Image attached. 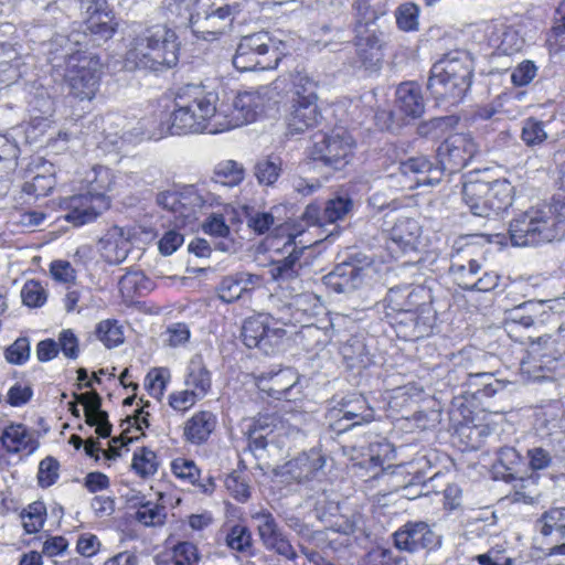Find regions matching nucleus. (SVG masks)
I'll return each instance as SVG.
<instances>
[{
  "mask_svg": "<svg viewBox=\"0 0 565 565\" xmlns=\"http://www.w3.org/2000/svg\"><path fill=\"white\" fill-rule=\"evenodd\" d=\"M85 39L86 34L79 31H74L67 36L56 35L51 46L58 45L61 54H57V50L50 49V61L53 67L61 68L60 61L63 60V76L68 83L71 94L81 100H90L98 89L102 64L97 56L81 49L75 50V45H81Z\"/></svg>",
  "mask_w": 565,
  "mask_h": 565,
  "instance_id": "nucleus-1",
  "label": "nucleus"
},
{
  "mask_svg": "<svg viewBox=\"0 0 565 565\" xmlns=\"http://www.w3.org/2000/svg\"><path fill=\"white\" fill-rule=\"evenodd\" d=\"M180 43L175 31L166 24L143 29L130 38L124 56L129 71L162 73L177 66Z\"/></svg>",
  "mask_w": 565,
  "mask_h": 565,
  "instance_id": "nucleus-2",
  "label": "nucleus"
},
{
  "mask_svg": "<svg viewBox=\"0 0 565 565\" xmlns=\"http://www.w3.org/2000/svg\"><path fill=\"white\" fill-rule=\"evenodd\" d=\"M565 232V175L552 204L531 207L511 222L509 234L514 246H536L558 238Z\"/></svg>",
  "mask_w": 565,
  "mask_h": 565,
  "instance_id": "nucleus-3",
  "label": "nucleus"
},
{
  "mask_svg": "<svg viewBox=\"0 0 565 565\" xmlns=\"http://www.w3.org/2000/svg\"><path fill=\"white\" fill-rule=\"evenodd\" d=\"M218 97L214 92H207L202 86L186 85L178 92L174 99V110L170 115V124L166 130L152 134V138H161L166 132L171 135L186 134H217L214 129L216 120V102Z\"/></svg>",
  "mask_w": 565,
  "mask_h": 565,
  "instance_id": "nucleus-4",
  "label": "nucleus"
},
{
  "mask_svg": "<svg viewBox=\"0 0 565 565\" xmlns=\"http://www.w3.org/2000/svg\"><path fill=\"white\" fill-rule=\"evenodd\" d=\"M471 76L472 64L467 53L449 52L433 65L427 89L437 102L455 105L469 89Z\"/></svg>",
  "mask_w": 565,
  "mask_h": 565,
  "instance_id": "nucleus-5",
  "label": "nucleus"
},
{
  "mask_svg": "<svg viewBox=\"0 0 565 565\" xmlns=\"http://www.w3.org/2000/svg\"><path fill=\"white\" fill-rule=\"evenodd\" d=\"M471 76L472 64L467 53L449 52L433 65L427 89L437 102L455 105L469 89Z\"/></svg>",
  "mask_w": 565,
  "mask_h": 565,
  "instance_id": "nucleus-6",
  "label": "nucleus"
},
{
  "mask_svg": "<svg viewBox=\"0 0 565 565\" xmlns=\"http://www.w3.org/2000/svg\"><path fill=\"white\" fill-rule=\"evenodd\" d=\"M299 303H286L278 308L275 316L257 315L247 318L242 327V339L247 348H258L265 354H269L285 337L286 331L281 327L271 326L276 323L282 326H296L302 323L305 310L298 308Z\"/></svg>",
  "mask_w": 565,
  "mask_h": 565,
  "instance_id": "nucleus-7",
  "label": "nucleus"
},
{
  "mask_svg": "<svg viewBox=\"0 0 565 565\" xmlns=\"http://www.w3.org/2000/svg\"><path fill=\"white\" fill-rule=\"evenodd\" d=\"M284 82L285 79H275L255 92L237 94L231 103H222L218 107L216 106L214 129L222 132L255 121L265 108V98H274V90L281 89Z\"/></svg>",
  "mask_w": 565,
  "mask_h": 565,
  "instance_id": "nucleus-8",
  "label": "nucleus"
},
{
  "mask_svg": "<svg viewBox=\"0 0 565 565\" xmlns=\"http://www.w3.org/2000/svg\"><path fill=\"white\" fill-rule=\"evenodd\" d=\"M279 61L277 42L266 31L243 36L233 56V65L239 72L274 70Z\"/></svg>",
  "mask_w": 565,
  "mask_h": 565,
  "instance_id": "nucleus-9",
  "label": "nucleus"
},
{
  "mask_svg": "<svg viewBox=\"0 0 565 565\" xmlns=\"http://www.w3.org/2000/svg\"><path fill=\"white\" fill-rule=\"evenodd\" d=\"M307 248L308 245L298 246L296 236L289 235L281 249L287 255L269 264L268 274L271 279L280 289L288 290L290 296H298L302 291L301 256Z\"/></svg>",
  "mask_w": 565,
  "mask_h": 565,
  "instance_id": "nucleus-10",
  "label": "nucleus"
},
{
  "mask_svg": "<svg viewBox=\"0 0 565 565\" xmlns=\"http://www.w3.org/2000/svg\"><path fill=\"white\" fill-rule=\"evenodd\" d=\"M354 141L345 131L318 132L312 137L310 156L335 170L342 169L353 156Z\"/></svg>",
  "mask_w": 565,
  "mask_h": 565,
  "instance_id": "nucleus-11",
  "label": "nucleus"
},
{
  "mask_svg": "<svg viewBox=\"0 0 565 565\" xmlns=\"http://www.w3.org/2000/svg\"><path fill=\"white\" fill-rule=\"evenodd\" d=\"M238 4L211 6L207 10L196 12L190 18L192 33L198 39L216 41L231 31L233 21L239 12Z\"/></svg>",
  "mask_w": 565,
  "mask_h": 565,
  "instance_id": "nucleus-12",
  "label": "nucleus"
},
{
  "mask_svg": "<svg viewBox=\"0 0 565 565\" xmlns=\"http://www.w3.org/2000/svg\"><path fill=\"white\" fill-rule=\"evenodd\" d=\"M478 150L479 146L470 134H455L437 148V161L444 172L455 173L465 168Z\"/></svg>",
  "mask_w": 565,
  "mask_h": 565,
  "instance_id": "nucleus-13",
  "label": "nucleus"
},
{
  "mask_svg": "<svg viewBox=\"0 0 565 565\" xmlns=\"http://www.w3.org/2000/svg\"><path fill=\"white\" fill-rule=\"evenodd\" d=\"M65 221L74 226H82L95 221L110 205L109 199L103 193L78 194L65 199Z\"/></svg>",
  "mask_w": 565,
  "mask_h": 565,
  "instance_id": "nucleus-14",
  "label": "nucleus"
},
{
  "mask_svg": "<svg viewBox=\"0 0 565 565\" xmlns=\"http://www.w3.org/2000/svg\"><path fill=\"white\" fill-rule=\"evenodd\" d=\"M306 423V414L301 412H285L284 414H265L260 415L254 423V433L265 431L255 438V441L260 447L266 446L265 439L271 435L277 436H296L298 435Z\"/></svg>",
  "mask_w": 565,
  "mask_h": 565,
  "instance_id": "nucleus-15",
  "label": "nucleus"
},
{
  "mask_svg": "<svg viewBox=\"0 0 565 565\" xmlns=\"http://www.w3.org/2000/svg\"><path fill=\"white\" fill-rule=\"evenodd\" d=\"M394 544L401 551L414 553L420 548H434L439 545V537L423 521H409L394 533Z\"/></svg>",
  "mask_w": 565,
  "mask_h": 565,
  "instance_id": "nucleus-16",
  "label": "nucleus"
},
{
  "mask_svg": "<svg viewBox=\"0 0 565 565\" xmlns=\"http://www.w3.org/2000/svg\"><path fill=\"white\" fill-rule=\"evenodd\" d=\"M75 402L68 403V409L73 416L79 418L77 404L84 406L85 422L89 426H96V433L102 438H107L111 433V424L108 420L107 412L102 409V397L95 391L77 394L74 393Z\"/></svg>",
  "mask_w": 565,
  "mask_h": 565,
  "instance_id": "nucleus-17",
  "label": "nucleus"
},
{
  "mask_svg": "<svg viewBox=\"0 0 565 565\" xmlns=\"http://www.w3.org/2000/svg\"><path fill=\"white\" fill-rule=\"evenodd\" d=\"M263 544L267 550L276 552L289 561L297 558V553L289 540L280 531L275 518L268 511L257 512L253 515Z\"/></svg>",
  "mask_w": 565,
  "mask_h": 565,
  "instance_id": "nucleus-18",
  "label": "nucleus"
},
{
  "mask_svg": "<svg viewBox=\"0 0 565 565\" xmlns=\"http://www.w3.org/2000/svg\"><path fill=\"white\" fill-rule=\"evenodd\" d=\"M132 232L130 228L113 225L98 241L102 258L110 265L122 263L131 248Z\"/></svg>",
  "mask_w": 565,
  "mask_h": 565,
  "instance_id": "nucleus-19",
  "label": "nucleus"
},
{
  "mask_svg": "<svg viewBox=\"0 0 565 565\" xmlns=\"http://www.w3.org/2000/svg\"><path fill=\"white\" fill-rule=\"evenodd\" d=\"M324 465L326 458L320 450L311 449L287 461L280 469V476L287 482L301 483L316 478Z\"/></svg>",
  "mask_w": 565,
  "mask_h": 565,
  "instance_id": "nucleus-20",
  "label": "nucleus"
},
{
  "mask_svg": "<svg viewBox=\"0 0 565 565\" xmlns=\"http://www.w3.org/2000/svg\"><path fill=\"white\" fill-rule=\"evenodd\" d=\"M367 270L369 264L363 267L352 262H343L326 276V284L338 294H349L363 285Z\"/></svg>",
  "mask_w": 565,
  "mask_h": 565,
  "instance_id": "nucleus-21",
  "label": "nucleus"
},
{
  "mask_svg": "<svg viewBox=\"0 0 565 565\" xmlns=\"http://www.w3.org/2000/svg\"><path fill=\"white\" fill-rule=\"evenodd\" d=\"M298 381V373L291 367H285L276 372L262 373L257 379V385L273 398L289 399Z\"/></svg>",
  "mask_w": 565,
  "mask_h": 565,
  "instance_id": "nucleus-22",
  "label": "nucleus"
},
{
  "mask_svg": "<svg viewBox=\"0 0 565 565\" xmlns=\"http://www.w3.org/2000/svg\"><path fill=\"white\" fill-rule=\"evenodd\" d=\"M260 282V276L246 271L228 275L220 281L216 288L217 297L225 303H232L249 294Z\"/></svg>",
  "mask_w": 565,
  "mask_h": 565,
  "instance_id": "nucleus-23",
  "label": "nucleus"
},
{
  "mask_svg": "<svg viewBox=\"0 0 565 565\" xmlns=\"http://www.w3.org/2000/svg\"><path fill=\"white\" fill-rule=\"evenodd\" d=\"M429 299V292L422 286H396L388 290L385 302L393 312H401L419 309L430 303Z\"/></svg>",
  "mask_w": 565,
  "mask_h": 565,
  "instance_id": "nucleus-24",
  "label": "nucleus"
},
{
  "mask_svg": "<svg viewBox=\"0 0 565 565\" xmlns=\"http://www.w3.org/2000/svg\"><path fill=\"white\" fill-rule=\"evenodd\" d=\"M399 171L404 175L413 174L417 186L435 185L440 182L444 170L439 162L433 163L427 157H412L399 163Z\"/></svg>",
  "mask_w": 565,
  "mask_h": 565,
  "instance_id": "nucleus-25",
  "label": "nucleus"
},
{
  "mask_svg": "<svg viewBox=\"0 0 565 565\" xmlns=\"http://www.w3.org/2000/svg\"><path fill=\"white\" fill-rule=\"evenodd\" d=\"M341 420L351 422L349 425L340 428V431H345L358 425L371 423L374 419V411L369 405V402L362 394H349L340 402Z\"/></svg>",
  "mask_w": 565,
  "mask_h": 565,
  "instance_id": "nucleus-26",
  "label": "nucleus"
},
{
  "mask_svg": "<svg viewBox=\"0 0 565 565\" xmlns=\"http://www.w3.org/2000/svg\"><path fill=\"white\" fill-rule=\"evenodd\" d=\"M321 119L317 102H297L291 100L289 114L287 116V131L289 135L302 134L313 128Z\"/></svg>",
  "mask_w": 565,
  "mask_h": 565,
  "instance_id": "nucleus-27",
  "label": "nucleus"
},
{
  "mask_svg": "<svg viewBox=\"0 0 565 565\" xmlns=\"http://www.w3.org/2000/svg\"><path fill=\"white\" fill-rule=\"evenodd\" d=\"M0 440L9 454L22 451L32 454L39 447V441L34 437L33 431L23 424H10L7 426L1 433Z\"/></svg>",
  "mask_w": 565,
  "mask_h": 565,
  "instance_id": "nucleus-28",
  "label": "nucleus"
},
{
  "mask_svg": "<svg viewBox=\"0 0 565 565\" xmlns=\"http://www.w3.org/2000/svg\"><path fill=\"white\" fill-rule=\"evenodd\" d=\"M473 194L479 198L483 194L489 196L492 215L507 211L513 202V186L507 180L484 181V185L478 186Z\"/></svg>",
  "mask_w": 565,
  "mask_h": 565,
  "instance_id": "nucleus-29",
  "label": "nucleus"
},
{
  "mask_svg": "<svg viewBox=\"0 0 565 565\" xmlns=\"http://www.w3.org/2000/svg\"><path fill=\"white\" fill-rule=\"evenodd\" d=\"M396 108L409 118H418L424 114L425 104L420 88L413 82L402 83L396 89Z\"/></svg>",
  "mask_w": 565,
  "mask_h": 565,
  "instance_id": "nucleus-30",
  "label": "nucleus"
},
{
  "mask_svg": "<svg viewBox=\"0 0 565 565\" xmlns=\"http://www.w3.org/2000/svg\"><path fill=\"white\" fill-rule=\"evenodd\" d=\"M488 39L492 47L505 55L520 52L525 43L518 29L504 24H493Z\"/></svg>",
  "mask_w": 565,
  "mask_h": 565,
  "instance_id": "nucleus-31",
  "label": "nucleus"
},
{
  "mask_svg": "<svg viewBox=\"0 0 565 565\" xmlns=\"http://www.w3.org/2000/svg\"><path fill=\"white\" fill-rule=\"evenodd\" d=\"M216 426V417L209 411L195 413L184 424L183 436L186 441L201 445L205 443Z\"/></svg>",
  "mask_w": 565,
  "mask_h": 565,
  "instance_id": "nucleus-32",
  "label": "nucleus"
},
{
  "mask_svg": "<svg viewBox=\"0 0 565 565\" xmlns=\"http://www.w3.org/2000/svg\"><path fill=\"white\" fill-rule=\"evenodd\" d=\"M277 79H285L282 88L274 90V95H279L285 89L287 82L290 84L291 100L297 102H317L316 82L305 72L296 71L288 74V76L278 77Z\"/></svg>",
  "mask_w": 565,
  "mask_h": 565,
  "instance_id": "nucleus-33",
  "label": "nucleus"
},
{
  "mask_svg": "<svg viewBox=\"0 0 565 565\" xmlns=\"http://www.w3.org/2000/svg\"><path fill=\"white\" fill-rule=\"evenodd\" d=\"M420 235L418 222L411 217H401L391 230V239L402 250L416 249Z\"/></svg>",
  "mask_w": 565,
  "mask_h": 565,
  "instance_id": "nucleus-34",
  "label": "nucleus"
},
{
  "mask_svg": "<svg viewBox=\"0 0 565 565\" xmlns=\"http://www.w3.org/2000/svg\"><path fill=\"white\" fill-rule=\"evenodd\" d=\"M185 385L202 398L211 390V373L205 366L201 354H195L190 360L188 365V373L185 376Z\"/></svg>",
  "mask_w": 565,
  "mask_h": 565,
  "instance_id": "nucleus-35",
  "label": "nucleus"
},
{
  "mask_svg": "<svg viewBox=\"0 0 565 565\" xmlns=\"http://www.w3.org/2000/svg\"><path fill=\"white\" fill-rule=\"evenodd\" d=\"M94 15L88 17L86 20V29L83 33L88 38L90 35L97 36L98 40L107 41L111 39L116 32L117 23L109 12H100L98 4H95ZM87 39L82 40V45H87Z\"/></svg>",
  "mask_w": 565,
  "mask_h": 565,
  "instance_id": "nucleus-36",
  "label": "nucleus"
},
{
  "mask_svg": "<svg viewBox=\"0 0 565 565\" xmlns=\"http://www.w3.org/2000/svg\"><path fill=\"white\" fill-rule=\"evenodd\" d=\"M481 185H484V181L478 180L465 183L462 189V200L473 215L490 217L493 215L489 203V196L483 194L479 198L473 194V192L477 191V188Z\"/></svg>",
  "mask_w": 565,
  "mask_h": 565,
  "instance_id": "nucleus-37",
  "label": "nucleus"
},
{
  "mask_svg": "<svg viewBox=\"0 0 565 565\" xmlns=\"http://www.w3.org/2000/svg\"><path fill=\"white\" fill-rule=\"evenodd\" d=\"M354 32L355 45H364L370 47L372 51H382V47L384 46L385 43V33L382 30H380V28L375 23L370 24L365 22H356Z\"/></svg>",
  "mask_w": 565,
  "mask_h": 565,
  "instance_id": "nucleus-38",
  "label": "nucleus"
},
{
  "mask_svg": "<svg viewBox=\"0 0 565 565\" xmlns=\"http://www.w3.org/2000/svg\"><path fill=\"white\" fill-rule=\"evenodd\" d=\"M537 529L544 536L555 535L565 539V508L546 511L537 521Z\"/></svg>",
  "mask_w": 565,
  "mask_h": 565,
  "instance_id": "nucleus-39",
  "label": "nucleus"
},
{
  "mask_svg": "<svg viewBox=\"0 0 565 565\" xmlns=\"http://www.w3.org/2000/svg\"><path fill=\"white\" fill-rule=\"evenodd\" d=\"M282 160L278 156H268L257 161L254 168L259 184L270 186L278 180L282 170Z\"/></svg>",
  "mask_w": 565,
  "mask_h": 565,
  "instance_id": "nucleus-40",
  "label": "nucleus"
},
{
  "mask_svg": "<svg viewBox=\"0 0 565 565\" xmlns=\"http://www.w3.org/2000/svg\"><path fill=\"white\" fill-rule=\"evenodd\" d=\"M245 171L242 164L234 160L220 162L214 169L213 180L226 186L238 185L244 180Z\"/></svg>",
  "mask_w": 565,
  "mask_h": 565,
  "instance_id": "nucleus-41",
  "label": "nucleus"
},
{
  "mask_svg": "<svg viewBox=\"0 0 565 565\" xmlns=\"http://www.w3.org/2000/svg\"><path fill=\"white\" fill-rule=\"evenodd\" d=\"M545 128L546 124L544 121L529 117L522 121L520 138L527 147L534 148L541 146L548 138Z\"/></svg>",
  "mask_w": 565,
  "mask_h": 565,
  "instance_id": "nucleus-42",
  "label": "nucleus"
},
{
  "mask_svg": "<svg viewBox=\"0 0 565 565\" xmlns=\"http://www.w3.org/2000/svg\"><path fill=\"white\" fill-rule=\"evenodd\" d=\"M119 287L127 297L145 296L152 288V281L141 271H129L121 277Z\"/></svg>",
  "mask_w": 565,
  "mask_h": 565,
  "instance_id": "nucleus-43",
  "label": "nucleus"
},
{
  "mask_svg": "<svg viewBox=\"0 0 565 565\" xmlns=\"http://www.w3.org/2000/svg\"><path fill=\"white\" fill-rule=\"evenodd\" d=\"M481 271V264L475 259H470L466 265L452 264L450 266V274L455 282L465 290L472 291L473 281L478 278Z\"/></svg>",
  "mask_w": 565,
  "mask_h": 565,
  "instance_id": "nucleus-44",
  "label": "nucleus"
},
{
  "mask_svg": "<svg viewBox=\"0 0 565 565\" xmlns=\"http://www.w3.org/2000/svg\"><path fill=\"white\" fill-rule=\"evenodd\" d=\"M556 13L558 18L555 19L554 25L546 38L550 54H558L565 51V0L559 4Z\"/></svg>",
  "mask_w": 565,
  "mask_h": 565,
  "instance_id": "nucleus-45",
  "label": "nucleus"
},
{
  "mask_svg": "<svg viewBox=\"0 0 565 565\" xmlns=\"http://www.w3.org/2000/svg\"><path fill=\"white\" fill-rule=\"evenodd\" d=\"M353 8L356 22L371 24L386 13V0H355Z\"/></svg>",
  "mask_w": 565,
  "mask_h": 565,
  "instance_id": "nucleus-46",
  "label": "nucleus"
},
{
  "mask_svg": "<svg viewBox=\"0 0 565 565\" xmlns=\"http://www.w3.org/2000/svg\"><path fill=\"white\" fill-rule=\"evenodd\" d=\"M46 508L43 502L35 501L21 512L22 525L26 533L39 532L45 522Z\"/></svg>",
  "mask_w": 565,
  "mask_h": 565,
  "instance_id": "nucleus-47",
  "label": "nucleus"
},
{
  "mask_svg": "<svg viewBox=\"0 0 565 565\" xmlns=\"http://www.w3.org/2000/svg\"><path fill=\"white\" fill-rule=\"evenodd\" d=\"M196 201L198 190L194 188H189L183 192L167 191L159 193L157 196V203L172 213L177 211L179 204L186 205Z\"/></svg>",
  "mask_w": 565,
  "mask_h": 565,
  "instance_id": "nucleus-48",
  "label": "nucleus"
},
{
  "mask_svg": "<svg viewBox=\"0 0 565 565\" xmlns=\"http://www.w3.org/2000/svg\"><path fill=\"white\" fill-rule=\"evenodd\" d=\"M166 516V508L151 501L141 502L135 514V519L145 526L162 525Z\"/></svg>",
  "mask_w": 565,
  "mask_h": 565,
  "instance_id": "nucleus-49",
  "label": "nucleus"
},
{
  "mask_svg": "<svg viewBox=\"0 0 565 565\" xmlns=\"http://www.w3.org/2000/svg\"><path fill=\"white\" fill-rule=\"evenodd\" d=\"M26 58L29 56H19L13 60L0 61V82L6 85L17 83L28 70Z\"/></svg>",
  "mask_w": 565,
  "mask_h": 565,
  "instance_id": "nucleus-50",
  "label": "nucleus"
},
{
  "mask_svg": "<svg viewBox=\"0 0 565 565\" xmlns=\"http://www.w3.org/2000/svg\"><path fill=\"white\" fill-rule=\"evenodd\" d=\"M436 317L433 312L430 306L424 305L418 309L415 324H413V332L406 333V339L408 340H417L430 334L433 327L435 324Z\"/></svg>",
  "mask_w": 565,
  "mask_h": 565,
  "instance_id": "nucleus-51",
  "label": "nucleus"
},
{
  "mask_svg": "<svg viewBox=\"0 0 565 565\" xmlns=\"http://www.w3.org/2000/svg\"><path fill=\"white\" fill-rule=\"evenodd\" d=\"M353 201L348 195L330 199L323 206V217L327 223H334L344 218L352 210Z\"/></svg>",
  "mask_w": 565,
  "mask_h": 565,
  "instance_id": "nucleus-52",
  "label": "nucleus"
},
{
  "mask_svg": "<svg viewBox=\"0 0 565 565\" xmlns=\"http://www.w3.org/2000/svg\"><path fill=\"white\" fill-rule=\"evenodd\" d=\"M86 181L89 185L87 192L105 194L106 191L111 189L114 177L110 169L107 167L96 166L87 174Z\"/></svg>",
  "mask_w": 565,
  "mask_h": 565,
  "instance_id": "nucleus-53",
  "label": "nucleus"
},
{
  "mask_svg": "<svg viewBox=\"0 0 565 565\" xmlns=\"http://www.w3.org/2000/svg\"><path fill=\"white\" fill-rule=\"evenodd\" d=\"M245 217L248 228L257 235L267 233L276 224V217L271 211L246 210Z\"/></svg>",
  "mask_w": 565,
  "mask_h": 565,
  "instance_id": "nucleus-54",
  "label": "nucleus"
},
{
  "mask_svg": "<svg viewBox=\"0 0 565 565\" xmlns=\"http://www.w3.org/2000/svg\"><path fill=\"white\" fill-rule=\"evenodd\" d=\"M419 8L413 2L401 4L395 11L397 26L405 32L418 29Z\"/></svg>",
  "mask_w": 565,
  "mask_h": 565,
  "instance_id": "nucleus-55",
  "label": "nucleus"
},
{
  "mask_svg": "<svg viewBox=\"0 0 565 565\" xmlns=\"http://www.w3.org/2000/svg\"><path fill=\"white\" fill-rule=\"evenodd\" d=\"M96 335L109 349L124 342L121 328L116 321H100L96 328Z\"/></svg>",
  "mask_w": 565,
  "mask_h": 565,
  "instance_id": "nucleus-56",
  "label": "nucleus"
},
{
  "mask_svg": "<svg viewBox=\"0 0 565 565\" xmlns=\"http://www.w3.org/2000/svg\"><path fill=\"white\" fill-rule=\"evenodd\" d=\"M131 466L143 478L152 476L158 470L157 456L152 450L141 448L139 452H135Z\"/></svg>",
  "mask_w": 565,
  "mask_h": 565,
  "instance_id": "nucleus-57",
  "label": "nucleus"
},
{
  "mask_svg": "<svg viewBox=\"0 0 565 565\" xmlns=\"http://www.w3.org/2000/svg\"><path fill=\"white\" fill-rule=\"evenodd\" d=\"M468 384L472 385L473 382L478 380H484L483 388H477L475 394H481L482 396L491 397L499 390L503 388V385L500 381L493 377V374L490 372H482L479 370H468L467 372Z\"/></svg>",
  "mask_w": 565,
  "mask_h": 565,
  "instance_id": "nucleus-58",
  "label": "nucleus"
},
{
  "mask_svg": "<svg viewBox=\"0 0 565 565\" xmlns=\"http://www.w3.org/2000/svg\"><path fill=\"white\" fill-rule=\"evenodd\" d=\"M21 298L30 308L42 307L47 300V292L40 281L29 280L21 290Z\"/></svg>",
  "mask_w": 565,
  "mask_h": 565,
  "instance_id": "nucleus-59",
  "label": "nucleus"
},
{
  "mask_svg": "<svg viewBox=\"0 0 565 565\" xmlns=\"http://www.w3.org/2000/svg\"><path fill=\"white\" fill-rule=\"evenodd\" d=\"M18 152V145L6 135H0V172L14 170Z\"/></svg>",
  "mask_w": 565,
  "mask_h": 565,
  "instance_id": "nucleus-60",
  "label": "nucleus"
},
{
  "mask_svg": "<svg viewBox=\"0 0 565 565\" xmlns=\"http://www.w3.org/2000/svg\"><path fill=\"white\" fill-rule=\"evenodd\" d=\"M205 200L203 196L198 192V201L192 204H179L177 211L173 212L174 214V222L177 225H188L192 224L196 218L198 214L201 211V209L204 206Z\"/></svg>",
  "mask_w": 565,
  "mask_h": 565,
  "instance_id": "nucleus-61",
  "label": "nucleus"
},
{
  "mask_svg": "<svg viewBox=\"0 0 565 565\" xmlns=\"http://www.w3.org/2000/svg\"><path fill=\"white\" fill-rule=\"evenodd\" d=\"M60 463L53 457H46L39 465L38 480L43 488L51 487L58 478Z\"/></svg>",
  "mask_w": 565,
  "mask_h": 565,
  "instance_id": "nucleus-62",
  "label": "nucleus"
},
{
  "mask_svg": "<svg viewBox=\"0 0 565 565\" xmlns=\"http://www.w3.org/2000/svg\"><path fill=\"white\" fill-rule=\"evenodd\" d=\"M537 75V66L533 61L525 60L519 63L511 73V82L515 86L530 84Z\"/></svg>",
  "mask_w": 565,
  "mask_h": 565,
  "instance_id": "nucleus-63",
  "label": "nucleus"
},
{
  "mask_svg": "<svg viewBox=\"0 0 565 565\" xmlns=\"http://www.w3.org/2000/svg\"><path fill=\"white\" fill-rule=\"evenodd\" d=\"M167 374L168 371L166 369H153L147 374L145 386L152 397L159 399L163 395L167 385Z\"/></svg>",
  "mask_w": 565,
  "mask_h": 565,
  "instance_id": "nucleus-64",
  "label": "nucleus"
}]
</instances>
